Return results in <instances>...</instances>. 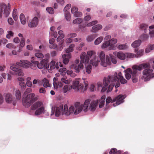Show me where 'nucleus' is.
Instances as JSON below:
<instances>
[{
  "label": "nucleus",
  "instance_id": "f257e3e1",
  "mask_svg": "<svg viewBox=\"0 0 154 154\" xmlns=\"http://www.w3.org/2000/svg\"><path fill=\"white\" fill-rule=\"evenodd\" d=\"M80 63L79 59L76 60L74 63L70 66V68L73 69L76 72H79L84 68L83 63L88 64L90 61V64L93 66L97 67L100 62L94 51L90 50L87 52V54L84 52H82L80 55Z\"/></svg>",
  "mask_w": 154,
  "mask_h": 154
},
{
  "label": "nucleus",
  "instance_id": "f03ea898",
  "mask_svg": "<svg viewBox=\"0 0 154 154\" xmlns=\"http://www.w3.org/2000/svg\"><path fill=\"white\" fill-rule=\"evenodd\" d=\"M90 101L89 99L86 100L85 102L84 106L82 104H81L79 102H76L74 105L76 108L75 110L74 107L71 106L69 108L68 110V107L66 104L64 106V109L63 110V106L61 105L56 108L55 113V116H60L61 114L62 115H65L66 116L73 114L77 115L81 112L82 108H83L84 110L87 109Z\"/></svg>",
  "mask_w": 154,
  "mask_h": 154
},
{
  "label": "nucleus",
  "instance_id": "7ed1b4c3",
  "mask_svg": "<svg viewBox=\"0 0 154 154\" xmlns=\"http://www.w3.org/2000/svg\"><path fill=\"white\" fill-rule=\"evenodd\" d=\"M117 73L115 72L114 75H109L106 77H104L103 80V86L101 90V92L105 91L107 89V87L109 85L107 92L111 91L113 88L115 84L113 83L118 79V77L116 76Z\"/></svg>",
  "mask_w": 154,
  "mask_h": 154
},
{
  "label": "nucleus",
  "instance_id": "20e7f679",
  "mask_svg": "<svg viewBox=\"0 0 154 154\" xmlns=\"http://www.w3.org/2000/svg\"><path fill=\"white\" fill-rule=\"evenodd\" d=\"M71 81L67 79L66 76H63L61 79V81H58L57 77H54L53 79V86L55 89L61 88L63 86V83L65 85L69 84Z\"/></svg>",
  "mask_w": 154,
  "mask_h": 154
},
{
  "label": "nucleus",
  "instance_id": "39448f33",
  "mask_svg": "<svg viewBox=\"0 0 154 154\" xmlns=\"http://www.w3.org/2000/svg\"><path fill=\"white\" fill-rule=\"evenodd\" d=\"M100 58V65L104 67H106L111 65V62L110 59V57L108 55H106L105 58V52L102 51L99 54Z\"/></svg>",
  "mask_w": 154,
  "mask_h": 154
},
{
  "label": "nucleus",
  "instance_id": "423d86ee",
  "mask_svg": "<svg viewBox=\"0 0 154 154\" xmlns=\"http://www.w3.org/2000/svg\"><path fill=\"white\" fill-rule=\"evenodd\" d=\"M35 94L32 93L28 94L26 97L23 99V105L26 108L29 107L33 102L37 100L36 97H34Z\"/></svg>",
  "mask_w": 154,
  "mask_h": 154
},
{
  "label": "nucleus",
  "instance_id": "0eeeda50",
  "mask_svg": "<svg viewBox=\"0 0 154 154\" xmlns=\"http://www.w3.org/2000/svg\"><path fill=\"white\" fill-rule=\"evenodd\" d=\"M117 42V40L116 38H112L108 41H104L101 46V48L104 49L108 47L109 50L116 49V46L115 45Z\"/></svg>",
  "mask_w": 154,
  "mask_h": 154
},
{
  "label": "nucleus",
  "instance_id": "6e6552de",
  "mask_svg": "<svg viewBox=\"0 0 154 154\" xmlns=\"http://www.w3.org/2000/svg\"><path fill=\"white\" fill-rule=\"evenodd\" d=\"M154 77V73L153 72V70L151 69H146L143 72L141 79L144 81H147Z\"/></svg>",
  "mask_w": 154,
  "mask_h": 154
},
{
  "label": "nucleus",
  "instance_id": "1a4fd4ad",
  "mask_svg": "<svg viewBox=\"0 0 154 154\" xmlns=\"http://www.w3.org/2000/svg\"><path fill=\"white\" fill-rule=\"evenodd\" d=\"M10 6L8 4V6H6L3 3H0V16L1 17L2 16V12L3 11V14L5 16L7 17L10 14Z\"/></svg>",
  "mask_w": 154,
  "mask_h": 154
},
{
  "label": "nucleus",
  "instance_id": "9d476101",
  "mask_svg": "<svg viewBox=\"0 0 154 154\" xmlns=\"http://www.w3.org/2000/svg\"><path fill=\"white\" fill-rule=\"evenodd\" d=\"M88 99H89L90 100L89 104H88V108L85 110H84L83 108H82V110L83 109L86 112L87 110L88 109V108L89 109H90L91 111H95L97 108V106L98 105V103L99 102V100H93L91 101V99L90 98H88L86 99L85 100V101ZM82 105L83 106H84V105Z\"/></svg>",
  "mask_w": 154,
  "mask_h": 154
},
{
  "label": "nucleus",
  "instance_id": "9b49d317",
  "mask_svg": "<svg viewBox=\"0 0 154 154\" xmlns=\"http://www.w3.org/2000/svg\"><path fill=\"white\" fill-rule=\"evenodd\" d=\"M72 89L77 90L80 92L83 91V86L82 84L79 83V79H76L74 80L71 85Z\"/></svg>",
  "mask_w": 154,
  "mask_h": 154
},
{
  "label": "nucleus",
  "instance_id": "f8f14e48",
  "mask_svg": "<svg viewBox=\"0 0 154 154\" xmlns=\"http://www.w3.org/2000/svg\"><path fill=\"white\" fill-rule=\"evenodd\" d=\"M31 61L33 64L36 65L37 67L39 69H42L44 67L48 68L49 66L47 64L48 59H43L40 63H39L38 61L35 60H32Z\"/></svg>",
  "mask_w": 154,
  "mask_h": 154
},
{
  "label": "nucleus",
  "instance_id": "ddd939ff",
  "mask_svg": "<svg viewBox=\"0 0 154 154\" xmlns=\"http://www.w3.org/2000/svg\"><path fill=\"white\" fill-rule=\"evenodd\" d=\"M150 67V65L149 63H142L139 65H134L132 67L134 69V74H137V70H141L143 69H146Z\"/></svg>",
  "mask_w": 154,
  "mask_h": 154
},
{
  "label": "nucleus",
  "instance_id": "4468645a",
  "mask_svg": "<svg viewBox=\"0 0 154 154\" xmlns=\"http://www.w3.org/2000/svg\"><path fill=\"white\" fill-rule=\"evenodd\" d=\"M125 98V96L119 95L113 99V102H116L112 104L114 106H116L124 102L123 100Z\"/></svg>",
  "mask_w": 154,
  "mask_h": 154
},
{
  "label": "nucleus",
  "instance_id": "2eb2a0df",
  "mask_svg": "<svg viewBox=\"0 0 154 154\" xmlns=\"http://www.w3.org/2000/svg\"><path fill=\"white\" fill-rule=\"evenodd\" d=\"M16 64L20 67L28 68L29 67L31 62L28 60H21L19 62H16Z\"/></svg>",
  "mask_w": 154,
  "mask_h": 154
},
{
  "label": "nucleus",
  "instance_id": "dca6fc26",
  "mask_svg": "<svg viewBox=\"0 0 154 154\" xmlns=\"http://www.w3.org/2000/svg\"><path fill=\"white\" fill-rule=\"evenodd\" d=\"M132 69L133 70L131 69L128 68L125 71V77L128 80L130 79L131 77V75L132 78L136 75V74H134V69L132 68Z\"/></svg>",
  "mask_w": 154,
  "mask_h": 154
},
{
  "label": "nucleus",
  "instance_id": "f3484780",
  "mask_svg": "<svg viewBox=\"0 0 154 154\" xmlns=\"http://www.w3.org/2000/svg\"><path fill=\"white\" fill-rule=\"evenodd\" d=\"M38 23V19L36 17H35L31 21L29 22L28 26L30 27H36Z\"/></svg>",
  "mask_w": 154,
  "mask_h": 154
},
{
  "label": "nucleus",
  "instance_id": "a211bd4d",
  "mask_svg": "<svg viewBox=\"0 0 154 154\" xmlns=\"http://www.w3.org/2000/svg\"><path fill=\"white\" fill-rule=\"evenodd\" d=\"M49 66H50V69H53L55 68H56L57 69H58L59 68V66L61 67H62L63 66V65L61 63L59 62V63H56L53 60L51 61L49 64Z\"/></svg>",
  "mask_w": 154,
  "mask_h": 154
},
{
  "label": "nucleus",
  "instance_id": "6ab92c4d",
  "mask_svg": "<svg viewBox=\"0 0 154 154\" xmlns=\"http://www.w3.org/2000/svg\"><path fill=\"white\" fill-rule=\"evenodd\" d=\"M10 68L14 72L15 75L20 76H23L24 75V73L21 69L12 66H11Z\"/></svg>",
  "mask_w": 154,
  "mask_h": 154
},
{
  "label": "nucleus",
  "instance_id": "aec40b11",
  "mask_svg": "<svg viewBox=\"0 0 154 154\" xmlns=\"http://www.w3.org/2000/svg\"><path fill=\"white\" fill-rule=\"evenodd\" d=\"M71 57V54L70 53L67 54H64L62 55V58L63 59V63L65 64H67L69 61V59Z\"/></svg>",
  "mask_w": 154,
  "mask_h": 154
},
{
  "label": "nucleus",
  "instance_id": "412c9836",
  "mask_svg": "<svg viewBox=\"0 0 154 154\" xmlns=\"http://www.w3.org/2000/svg\"><path fill=\"white\" fill-rule=\"evenodd\" d=\"M113 54L121 60H124L125 59L126 54L122 52H115L113 53Z\"/></svg>",
  "mask_w": 154,
  "mask_h": 154
},
{
  "label": "nucleus",
  "instance_id": "4be33fe9",
  "mask_svg": "<svg viewBox=\"0 0 154 154\" xmlns=\"http://www.w3.org/2000/svg\"><path fill=\"white\" fill-rule=\"evenodd\" d=\"M69 85V84H66L63 85V86L62 87V91L63 93L65 94L68 92L72 89V87L71 85Z\"/></svg>",
  "mask_w": 154,
  "mask_h": 154
},
{
  "label": "nucleus",
  "instance_id": "5701e85b",
  "mask_svg": "<svg viewBox=\"0 0 154 154\" xmlns=\"http://www.w3.org/2000/svg\"><path fill=\"white\" fill-rule=\"evenodd\" d=\"M42 103L40 101H37L35 103L31 106V109L33 110H35L36 109L40 108L41 106H43Z\"/></svg>",
  "mask_w": 154,
  "mask_h": 154
},
{
  "label": "nucleus",
  "instance_id": "b1692460",
  "mask_svg": "<svg viewBox=\"0 0 154 154\" xmlns=\"http://www.w3.org/2000/svg\"><path fill=\"white\" fill-rule=\"evenodd\" d=\"M5 100L6 103H11L13 100V97L11 94L8 93L5 96Z\"/></svg>",
  "mask_w": 154,
  "mask_h": 154
},
{
  "label": "nucleus",
  "instance_id": "393cba45",
  "mask_svg": "<svg viewBox=\"0 0 154 154\" xmlns=\"http://www.w3.org/2000/svg\"><path fill=\"white\" fill-rule=\"evenodd\" d=\"M102 28V26L101 25H97L92 27L91 32H96L98 30L101 29Z\"/></svg>",
  "mask_w": 154,
  "mask_h": 154
},
{
  "label": "nucleus",
  "instance_id": "a878e982",
  "mask_svg": "<svg viewBox=\"0 0 154 154\" xmlns=\"http://www.w3.org/2000/svg\"><path fill=\"white\" fill-rule=\"evenodd\" d=\"M106 98L105 95L103 96L99 100V102H100L99 107L100 108H102L103 107L105 103V100Z\"/></svg>",
  "mask_w": 154,
  "mask_h": 154
},
{
  "label": "nucleus",
  "instance_id": "bb28decb",
  "mask_svg": "<svg viewBox=\"0 0 154 154\" xmlns=\"http://www.w3.org/2000/svg\"><path fill=\"white\" fill-rule=\"evenodd\" d=\"M44 88L51 87V85L49 83V81L46 78H45L42 80Z\"/></svg>",
  "mask_w": 154,
  "mask_h": 154
},
{
  "label": "nucleus",
  "instance_id": "cd10ccee",
  "mask_svg": "<svg viewBox=\"0 0 154 154\" xmlns=\"http://www.w3.org/2000/svg\"><path fill=\"white\" fill-rule=\"evenodd\" d=\"M149 35L151 38L154 37V24L149 27Z\"/></svg>",
  "mask_w": 154,
  "mask_h": 154
},
{
  "label": "nucleus",
  "instance_id": "c85d7f7f",
  "mask_svg": "<svg viewBox=\"0 0 154 154\" xmlns=\"http://www.w3.org/2000/svg\"><path fill=\"white\" fill-rule=\"evenodd\" d=\"M97 35L96 34L90 35H88L86 38V40L88 42H91L93 41L95 38L97 37Z\"/></svg>",
  "mask_w": 154,
  "mask_h": 154
},
{
  "label": "nucleus",
  "instance_id": "c756f323",
  "mask_svg": "<svg viewBox=\"0 0 154 154\" xmlns=\"http://www.w3.org/2000/svg\"><path fill=\"white\" fill-rule=\"evenodd\" d=\"M44 106H41V107L38 108L37 109L35 112V114L36 115H40L42 114V113L44 112Z\"/></svg>",
  "mask_w": 154,
  "mask_h": 154
},
{
  "label": "nucleus",
  "instance_id": "7c9ffc66",
  "mask_svg": "<svg viewBox=\"0 0 154 154\" xmlns=\"http://www.w3.org/2000/svg\"><path fill=\"white\" fill-rule=\"evenodd\" d=\"M25 39L24 38H22L20 40V46L19 47V50L18 51L20 52L22 51V48L24 47L25 45Z\"/></svg>",
  "mask_w": 154,
  "mask_h": 154
},
{
  "label": "nucleus",
  "instance_id": "2f4dec72",
  "mask_svg": "<svg viewBox=\"0 0 154 154\" xmlns=\"http://www.w3.org/2000/svg\"><path fill=\"white\" fill-rule=\"evenodd\" d=\"M141 40H138L134 41L131 44L132 47L136 48L138 47L141 44Z\"/></svg>",
  "mask_w": 154,
  "mask_h": 154
},
{
  "label": "nucleus",
  "instance_id": "473e14b6",
  "mask_svg": "<svg viewBox=\"0 0 154 154\" xmlns=\"http://www.w3.org/2000/svg\"><path fill=\"white\" fill-rule=\"evenodd\" d=\"M139 27L141 29L144 30L145 33H146L147 32L148 28L147 25L144 23H142L140 25Z\"/></svg>",
  "mask_w": 154,
  "mask_h": 154
},
{
  "label": "nucleus",
  "instance_id": "72a5a7b5",
  "mask_svg": "<svg viewBox=\"0 0 154 154\" xmlns=\"http://www.w3.org/2000/svg\"><path fill=\"white\" fill-rule=\"evenodd\" d=\"M14 33L12 31H7L6 37V38L10 39L14 36Z\"/></svg>",
  "mask_w": 154,
  "mask_h": 154
},
{
  "label": "nucleus",
  "instance_id": "f704fd0d",
  "mask_svg": "<svg viewBox=\"0 0 154 154\" xmlns=\"http://www.w3.org/2000/svg\"><path fill=\"white\" fill-rule=\"evenodd\" d=\"M109 154H121L120 151H117L116 149L112 148L111 149L109 152Z\"/></svg>",
  "mask_w": 154,
  "mask_h": 154
},
{
  "label": "nucleus",
  "instance_id": "c9c22d12",
  "mask_svg": "<svg viewBox=\"0 0 154 154\" xmlns=\"http://www.w3.org/2000/svg\"><path fill=\"white\" fill-rule=\"evenodd\" d=\"M103 37L102 36H100L97 38L94 41V44L95 45L99 44L103 40Z\"/></svg>",
  "mask_w": 154,
  "mask_h": 154
},
{
  "label": "nucleus",
  "instance_id": "e433bc0d",
  "mask_svg": "<svg viewBox=\"0 0 154 154\" xmlns=\"http://www.w3.org/2000/svg\"><path fill=\"white\" fill-rule=\"evenodd\" d=\"M20 19L21 23L23 25L25 24L26 22V20L24 15L21 14L20 15Z\"/></svg>",
  "mask_w": 154,
  "mask_h": 154
},
{
  "label": "nucleus",
  "instance_id": "4c0bfd02",
  "mask_svg": "<svg viewBox=\"0 0 154 154\" xmlns=\"http://www.w3.org/2000/svg\"><path fill=\"white\" fill-rule=\"evenodd\" d=\"M15 95L17 100H20L21 98V94L19 90L17 89L15 91Z\"/></svg>",
  "mask_w": 154,
  "mask_h": 154
},
{
  "label": "nucleus",
  "instance_id": "58836bf2",
  "mask_svg": "<svg viewBox=\"0 0 154 154\" xmlns=\"http://www.w3.org/2000/svg\"><path fill=\"white\" fill-rule=\"evenodd\" d=\"M75 45L74 44H72L70 45L69 48L66 49V52L67 53H69L72 52L73 51V48L75 47Z\"/></svg>",
  "mask_w": 154,
  "mask_h": 154
},
{
  "label": "nucleus",
  "instance_id": "ea45409f",
  "mask_svg": "<svg viewBox=\"0 0 154 154\" xmlns=\"http://www.w3.org/2000/svg\"><path fill=\"white\" fill-rule=\"evenodd\" d=\"M13 17L15 21H16L18 19V16L17 13V10L16 9H14L13 12Z\"/></svg>",
  "mask_w": 154,
  "mask_h": 154
},
{
  "label": "nucleus",
  "instance_id": "a19ab883",
  "mask_svg": "<svg viewBox=\"0 0 154 154\" xmlns=\"http://www.w3.org/2000/svg\"><path fill=\"white\" fill-rule=\"evenodd\" d=\"M64 41V39L62 40L60 42V43H59V46L57 48V50L59 51H61L63 49L64 46L63 45Z\"/></svg>",
  "mask_w": 154,
  "mask_h": 154
},
{
  "label": "nucleus",
  "instance_id": "79ce46f5",
  "mask_svg": "<svg viewBox=\"0 0 154 154\" xmlns=\"http://www.w3.org/2000/svg\"><path fill=\"white\" fill-rule=\"evenodd\" d=\"M6 47L7 48L9 49H15L16 48V46L12 43H9L7 44Z\"/></svg>",
  "mask_w": 154,
  "mask_h": 154
},
{
  "label": "nucleus",
  "instance_id": "37998d69",
  "mask_svg": "<svg viewBox=\"0 0 154 154\" xmlns=\"http://www.w3.org/2000/svg\"><path fill=\"white\" fill-rule=\"evenodd\" d=\"M128 47L126 44H120L117 46V48L119 50H123L127 49Z\"/></svg>",
  "mask_w": 154,
  "mask_h": 154
},
{
  "label": "nucleus",
  "instance_id": "c03bdc74",
  "mask_svg": "<svg viewBox=\"0 0 154 154\" xmlns=\"http://www.w3.org/2000/svg\"><path fill=\"white\" fill-rule=\"evenodd\" d=\"M83 22V20L80 18H77L74 20L73 21V23L75 24H79Z\"/></svg>",
  "mask_w": 154,
  "mask_h": 154
},
{
  "label": "nucleus",
  "instance_id": "a18cd8bd",
  "mask_svg": "<svg viewBox=\"0 0 154 154\" xmlns=\"http://www.w3.org/2000/svg\"><path fill=\"white\" fill-rule=\"evenodd\" d=\"M66 72L67 75H70L72 77H74L76 75V74L73 72L71 69L67 70Z\"/></svg>",
  "mask_w": 154,
  "mask_h": 154
},
{
  "label": "nucleus",
  "instance_id": "49530a36",
  "mask_svg": "<svg viewBox=\"0 0 154 154\" xmlns=\"http://www.w3.org/2000/svg\"><path fill=\"white\" fill-rule=\"evenodd\" d=\"M64 13L66 20L68 21H70L71 18L70 13L69 12H64Z\"/></svg>",
  "mask_w": 154,
  "mask_h": 154
},
{
  "label": "nucleus",
  "instance_id": "de8ad7c7",
  "mask_svg": "<svg viewBox=\"0 0 154 154\" xmlns=\"http://www.w3.org/2000/svg\"><path fill=\"white\" fill-rule=\"evenodd\" d=\"M127 58H131L136 57L135 54L132 53H128L126 54V56Z\"/></svg>",
  "mask_w": 154,
  "mask_h": 154
},
{
  "label": "nucleus",
  "instance_id": "09e8293b",
  "mask_svg": "<svg viewBox=\"0 0 154 154\" xmlns=\"http://www.w3.org/2000/svg\"><path fill=\"white\" fill-rule=\"evenodd\" d=\"M103 84L102 83L100 82H98L96 84V89L97 91H99L100 88H103Z\"/></svg>",
  "mask_w": 154,
  "mask_h": 154
},
{
  "label": "nucleus",
  "instance_id": "8fccbe9b",
  "mask_svg": "<svg viewBox=\"0 0 154 154\" xmlns=\"http://www.w3.org/2000/svg\"><path fill=\"white\" fill-rule=\"evenodd\" d=\"M149 36L147 34H143L140 37L141 39L143 41H146L148 39Z\"/></svg>",
  "mask_w": 154,
  "mask_h": 154
},
{
  "label": "nucleus",
  "instance_id": "3c124183",
  "mask_svg": "<svg viewBox=\"0 0 154 154\" xmlns=\"http://www.w3.org/2000/svg\"><path fill=\"white\" fill-rule=\"evenodd\" d=\"M35 56L40 60L42 59L44 57V55L42 53L39 52L36 53L35 54Z\"/></svg>",
  "mask_w": 154,
  "mask_h": 154
},
{
  "label": "nucleus",
  "instance_id": "603ef678",
  "mask_svg": "<svg viewBox=\"0 0 154 154\" xmlns=\"http://www.w3.org/2000/svg\"><path fill=\"white\" fill-rule=\"evenodd\" d=\"M143 50H140L137 52V54L136 55V57H139L141 56L143 53Z\"/></svg>",
  "mask_w": 154,
  "mask_h": 154
},
{
  "label": "nucleus",
  "instance_id": "864d4df0",
  "mask_svg": "<svg viewBox=\"0 0 154 154\" xmlns=\"http://www.w3.org/2000/svg\"><path fill=\"white\" fill-rule=\"evenodd\" d=\"M66 68H63L60 69L59 71L61 75H64L66 74Z\"/></svg>",
  "mask_w": 154,
  "mask_h": 154
},
{
  "label": "nucleus",
  "instance_id": "5fc2aeb1",
  "mask_svg": "<svg viewBox=\"0 0 154 154\" xmlns=\"http://www.w3.org/2000/svg\"><path fill=\"white\" fill-rule=\"evenodd\" d=\"M92 69V66L91 64L88 65L86 68V72L88 74H90L91 72V70Z\"/></svg>",
  "mask_w": 154,
  "mask_h": 154
},
{
  "label": "nucleus",
  "instance_id": "6e6d98bb",
  "mask_svg": "<svg viewBox=\"0 0 154 154\" xmlns=\"http://www.w3.org/2000/svg\"><path fill=\"white\" fill-rule=\"evenodd\" d=\"M114 102H113V99L112 100L110 97H108L106 100V106H107V105L110 103H112Z\"/></svg>",
  "mask_w": 154,
  "mask_h": 154
},
{
  "label": "nucleus",
  "instance_id": "4d7b16f0",
  "mask_svg": "<svg viewBox=\"0 0 154 154\" xmlns=\"http://www.w3.org/2000/svg\"><path fill=\"white\" fill-rule=\"evenodd\" d=\"M110 57V59H111L112 62L114 64H116L117 60L116 58L111 54L108 55Z\"/></svg>",
  "mask_w": 154,
  "mask_h": 154
},
{
  "label": "nucleus",
  "instance_id": "13d9d810",
  "mask_svg": "<svg viewBox=\"0 0 154 154\" xmlns=\"http://www.w3.org/2000/svg\"><path fill=\"white\" fill-rule=\"evenodd\" d=\"M46 10L48 13L50 14H52L54 12L53 8L51 7L47 8Z\"/></svg>",
  "mask_w": 154,
  "mask_h": 154
},
{
  "label": "nucleus",
  "instance_id": "bf43d9fd",
  "mask_svg": "<svg viewBox=\"0 0 154 154\" xmlns=\"http://www.w3.org/2000/svg\"><path fill=\"white\" fill-rule=\"evenodd\" d=\"M97 21H94L88 23L86 26L88 27H90L97 24Z\"/></svg>",
  "mask_w": 154,
  "mask_h": 154
},
{
  "label": "nucleus",
  "instance_id": "052dcab7",
  "mask_svg": "<svg viewBox=\"0 0 154 154\" xmlns=\"http://www.w3.org/2000/svg\"><path fill=\"white\" fill-rule=\"evenodd\" d=\"M19 85L22 89H25L26 87L25 83L23 82H19Z\"/></svg>",
  "mask_w": 154,
  "mask_h": 154
},
{
  "label": "nucleus",
  "instance_id": "680f3d73",
  "mask_svg": "<svg viewBox=\"0 0 154 154\" xmlns=\"http://www.w3.org/2000/svg\"><path fill=\"white\" fill-rule=\"evenodd\" d=\"M83 79L84 80L83 83L85 85V88L84 89V90H85L87 88L88 83V81H87L85 79Z\"/></svg>",
  "mask_w": 154,
  "mask_h": 154
},
{
  "label": "nucleus",
  "instance_id": "e2e57ef3",
  "mask_svg": "<svg viewBox=\"0 0 154 154\" xmlns=\"http://www.w3.org/2000/svg\"><path fill=\"white\" fill-rule=\"evenodd\" d=\"M0 41L1 45L2 43L3 45H5L8 42V40L5 38H3L1 39H0Z\"/></svg>",
  "mask_w": 154,
  "mask_h": 154
},
{
  "label": "nucleus",
  "instance_id": "0e129e2a",
  "mask_svg": "<svg viewBox=\"0 0 154 154\" xmlns=\"http://www.w3.org/2000/svg\"><path fill=\"white\" fill-rule=\"evenodd\" d=\"M78 11V8L75 7H73L71 9V12L74 15Z\"/></svg>",
  "mask_w": 154,
  "mask_h": 154
},
{
  "label": "nucleus",
  "instance_id": "69168bd1",
  "mask_svg": "<svg viewBox=\"0 0 154 154\" xmlns=\"http://www.w3.org/2000/svg\"><path fill=\"white\" fill-rule=\"evenodd\" d=\"M71 6V5L70 4H67L64 9L63 11L64 12H67V11L70 8Z\"/></svg>",
  "mask_w": 154,
  "mask_h": 154
},
{
  "label": "nucleus",
  "instance_id": "338daca9",
  "mask_svg": "<svg viewBox=\"0 0 154 154\" xmlns=\"http://www.w3.org/2000/svg\"><path fill=\"white\" fill-rule=\"evenodd\" d=\"M64 35H59L57 38V42L59 43H60V42L63 39L64 37Z\"/></svg>",
  "mask_w": 154,
  "mask_h": 154
},
{
  "label": "nucleus",
  "instance_id": "774afa93",
  "mask_svg": "<svg viewBox=\"0 0 154 154\" xmlns=\"http://www.w3.org/2000/svg\"><path fill=\"white\" fill-rule=\"evenodd\" d=\"M82 15V12H78V11L74 15V16L75 17H81Z\"/></svg>",
  "mask_w": 154,
  "mask_h": 154
}]
</instances>
